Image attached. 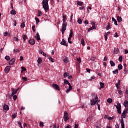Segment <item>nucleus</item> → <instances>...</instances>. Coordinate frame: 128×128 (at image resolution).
Listing matches in <instances>:
<instances>
[{
	"instance_id": "obj_1",
	"label": "nucleus",
	"mask_w": 128,
	"mask_h": 128,
	"mask_svg": "<svg viewBox=\"0 0 128 128\" xmlns=\"http://www.w3.org/2000/svg\"><path fill=\"white\" fill-rule=\"evenodd\" d=\"M48 0H43L42 2V4L43 6V8H44L45 12L48 10Z\"/></svg>"
},
{
	"instance_id": "obj_2",
	"label": "nucleus",
	"mask_w": 128,
	"mask_h": 128,
	"mask_svg": "<svg viewBox=\"0 0 128 128\" xmlns=\"http://www.w3.org/2000/svg\"><path fill=\"white\" fill-rule=\"evenodd\" d=\"M66 84H68V88L66 90V92L67 94H68V92L72 90V85L70 84V82H68V81L66 79L64 80V84H63V86H66Z\"/></svg>"
},
{
	"instance_id": "obj_3",
	"label": "nucleus",
	"mask_w": 128,
	"mask_h": 128,
	"mask_svg": "<svg viewBox=\"0 0 128 128\" xmlns=\"http://www.w3.org/2000/svg\"><path fill=\"white\" fill-rule=\"evenodd\" d=\"M114 106H116L118 114H122V106L120 104L118 103L117 105H114Z\"/></svg>"
},
{
	"instance_id": "obj_4",
	"label": "nucleus",
	"mask_w": 128,
	"mask_h": 128,
	"mask_svg": "<svg viewBox=\"0 0 128 128\" xmlns=\"http://www.w3.org/2000/svg\"><path fill=\"white\" fill-rule=\"evenodd\" d=\"M98 100V96H96L94 99L90 100L91 106H96Z\"/></svg>"
},
{
	"instance_id": "obj_5",
	"label": "nucleus",
	"mask_w": 128,
	"mask_h": 128,
	"mask_svg": "<svg viewBox=\"0 0 128 128\" xmlns=\"http://www.w3.org/2000/svg\"><path fill=\"white\" fill-rule=\"evenodd\" d=\"M66 30V22H64L62 24V32L64 34V32Z\"/></svg>"
},
{
	"instance_id": "obj_6",
	"label": "nucleus",
	"mask_w": 128,
	"mask_h": 128,
	"mask_svg": "<svg viewBox=\"0 0 128 128\" xmlns=\"http://www.w3.org/2000/svg\"><path fill=\"white\" fill-rule=\"evenodd\" d=\"M64 122H68V120H70V118H68V114L66 112H64Z\"/></svg>"
},
{
	"instance_id": "obj_7",
	"label": "nucleus",
	"mask_w": 128,
	"mask_h": 128,
	"mask_svg": "<svg viewBox=\"0 0 128 128\" xmlns=\"http://www.w3.org/2000/svg\"><path fill=\"white\" fill-rule=\"evenodd\" d=\"M128 108H126L125 110H124L122 114V118H126V114H128Z\"/></svg>"
},
{
	"instance_id": "obj_8",
	"label": "nucleus",
	"mask_w": 128,
	"mask_h": 128,
	"mask_svg": "<svg viewBox=\"0 0 128 128\" xmlns=\"http://www.w3.org/2000/svg\"><path fill=\"white\" fill-rule=\"evenodd\" d=\"M12 94H11V96H14V94H16L18 92V89L14 90V88H12Z\"/></svg>"
},
{
	"instance_id": "obj_9",
	"label": "nucleus",
	"mask_w": 128,
	"mask_h": 128,
	"mask_svg": "<svg viewBox=\"0 0 128 128\" xmlns=\"http://www.w3.org/2000/svg\"><path fill=\"white\" fill-rule=\"evenodd\" d=\"M60 44H62V46H68V43H66V42L64 39L62 40V42H60Z\"/></svg>"
},
{
	"instance_id": "obj_10",
	"label": "nucleus",
	"mask_w": 128,
	"mask_h": 128,
	"mask_svg": "<svg viewBox=\"0 0 128 128\" xmlns=\"http://www.w3.org/2000/svg\"><path fill=\"white\" fill-rule=\"evenodd\" d=\"M52 87L54 88H55V90H60V86H58V85L54 84H52Z\"/></svg>"
},
{
	"instance_id": "obj_11",
	"label": "nucleus",
	"mask_w": 128,
	"mask_h": 128,
	"mask_svg": "<svg viewBox=\"0 0 128 128\" xmlns=\"http://www.w3.org/2000/svg\"><path fill=\"white\" fill-rule=\"evenodd\" d=\"M28 42L30 44H32V46H34V44H36V40H34V39H30L28 40Z\"/></svg>"
},
{
	"instance_id": "obj_12",
	"label": "nucleus",
	"mask_w": 128,
	"mask_h": 128,
	"mask_svg": "<svg viewBox=\"0 0 128 128\" xmlns=\"http://www.w3.org/2000/svg\"><path fill=\"white\" fill-rule=\"evenodd\" d=\"M15 60H16L14 59V58L11 59V60L9 62L10 66H12V64H14Z\"/></svg>"
},
{
	"instance_id": "obj_13",
	"label": "nucleus",
	"mask_w": 128,
	"mask_h": 128,
	"mask_svg": "<svg viewBox=\"0 0 128 128\" xmlns=\"http://www.w3.org/2000/svg\"><path fill=\"white\" fill-rule=\"evenodd\" d=\"M10 66H6V68L4 69V72H9L10 70Z\"/></svg>"
},
{
	"instance_id": "obj_14",
	"label": "nucleus",
	"mask_w": 128,
	"mask_h": 128,
	"mask_svg": "<svg viewBox=\"0 0 128 128\" xmlns=\"http://www.w3.org/2000/svg\"><path fill=\"white\" fill-rule=\"evenodd\" d=\"M66 15H65L64 14H62V22H66Z\"/></svg>"
},
{
	"instance_id": "obj_15",
	"label": "nucleus",
	"mask_w": 128,
	"mask_h": 128,
	"mask_svg": "<svg viewBox=\"0 0 128 128\" xmlns=\"http://www.w3.org/2000/svg\"><path fill=\"white\" fill-rule=\"evenodd\" d=\"M117 90L120 88V80H118V82L116 84Z\"/></svg>"
},
{
	"instance_id": "obj_16",
	"label": "nucleus",
	"mask_w": 128,
	"mask_h": 128,
	"mask_svg": "<svg viewBox=\"0 0 128 128\" xmlns=\"http://www.w3.org/2000/svg\"><path fill=\"white\" fill-rule=\"evenodd\" d=\"M36 36H34V38H36L38 41L40 40V34L38 33H36Z\"/></svg>"
},
{
	"instance_id": "obj_17",
	"label": "nucleus",
	"mask_w": 128,
	"mask_h": 128,
	"mask_svg": "<svg viewBox=\"0 0 128 128\" xmlns=\"http://www.w3.org/2000/svg\"><path fill=\"white\" fill-rule=\"evenodd\" d=\"M4 110H10V108L8 107V106L6 104H4Z\"/></svg>"
},
{
	"instance_id": "obj_18",
	"label": "nucleus",
	"mask_w": 128,
	"mask_h": 128,
	"mask_svg": "<svg viewBox=\"0 0 128 128\" xmlns=\"http://www.w3.org/2000/svg\"><path fill=\"white\" fill-rule=\"evenodd\" d=\"M120 124H121V128H124V120L122 119L120 120Z\"/></svg>"
},
{
	"instance_id": "obj_19",
	"label": "nucleus",
	"mask_w": 128,
	"mask_h": 128,
	"mask_svg": "<svg viewBox=\"0 0 128 128\" xmlns=\"http://www.w3.org/2000/svg\"><path fill=\"white\" fill-rule=\"evenodd\" d=\"M112 22H114V24H115V26H118V22L116 21V20L114 19V18H112Z\"/></svg>"
},
{
	"instance_id": "obj_20",
	"label": "nucleus",
	"mask_w": 128,
	"mask_h": 128,
	"mask_svg": "<svg viewBox=\"0 0 128 128\" xmlns=\"http://www.w3.org/2000/svg\"><path fill=\"white\" fill-rule=\"evenodd\" d=\"M124 106L125 108L128 107V100H125L124 103Z\"/></svg>"
},
{
	"instance_id": "obj_21",
	"label": "nucleus",
	"mask_w": 128,
	"mask_h": 128,
	"mask_svg": "<svg viewBox=\"0 0 128 128\" xmlns=\"http://www.w3.org/2000/svg\"><path fill=\"white\" fill-rule=\"evenodd\" d=\"M77 4L82 6L84 4V2H82L80 1H77Z\"/></svg>"
},
{
	"instance_id": "obj_22",
	"label": "nucleus",
	"mask_w": 128,
	"mask_h": 128,
	"mask_svg": "<svg viewBox=\"0 0 128 128\" xmlns=\"http://www.w3.org/2000/svg\"><path fill=\"white\" fill-rule=\"evenodd\" d=\"M117 20H118V22H120L122 21V17H120V16H117Z\"/></svg>"
},
{
	"instance_id": "obj_23",
	"label": "nucleus",
	"mask_w": 128,
	"mask_h": 128,
	"mask_svg": "<svg viewBox=\"0 0 128 128\" xmlns=\"http://www.w3.org/2000/svg\"><path fill=\"white\" fill-rule=\"evenodd\" d=\"M110 64L111 66H116V64L112 60H110Z\"/></svg>"
},
{
	"instance_id": "obj_24",
	"label": "nucleus",
	"mask_w": 128,
	"mask_h": 128,
	"mask_svg": "<svg viewBox=\"0 0 128 128\" xmlns=\"http://www.w3.org/2000/svg\"><path fill=\"white\" fill-rule=\"evenodd\" d=\"M106 30H110V22H108V25L106 27Z\"/></svg>"
},
{
	"instance_id": "obj_25",
	"label": "nucleus",
	"mask_w": 128,
	"mask_h": 128,
	"mask_svg": "<svg viewBox=\"0 0 128 128\" xmlns=\"http://www.w3.org/2000/svg\"><path fill=\"white\" fill-rule=\"evenodd\" d=\"M10 14H16V10H12L10 11Z\"/></svg>"
},
{
	"instance_id": "obj_26",
	"label": "nucleus",
	"mask_w": 128,
	"mask_h": 128,
	"mask_svg": "<svg viewBox=\"0 0 128 128\" xmlns=\"http://www.w3.org/2000/svg\"><path fill=\"white\" fill-rule=\"evenodd\" d=\"M42 62V58H39L38 60V62L39 64H40Z\"/></svg>"
},
{
	"instance_id": "obj_27",
	"label": "nucleus",
	"mask_w": 128,
	"mask_h": 128,
	"mask_svg": "<svg viewBox=\"0 0 128 128\" xmlns=\"http://www.w3.org/2000/svg\"><path fill=\"white\" fill-rule=\"evenodd\" d=\"M100 88H104V84L102 83V82H100Z\"/></svg>"
},
{
	"instance_id": "obj_28",
	"label": "nucleus",
	"mask_w": 128,
	"mask_h": 128,
	"mask_svg": "<svg viewBox=\"0 0 128 128\" xmlns=\"http://www.w3.org/2000/svg\"><path fill=\"white\" fill-rule=\"evenodd\" d=\"M118 70H122V64H120L118 66Z\"/></svg>"
},
{
	"instance_id": "obj_29",
	"label": "nucleus",
	"mask_w": 128,
	"mask_h": 128,
	"mask_svg": "<svg viewBox=\"0 0 128 128\" xmlns=\"http://www.w3.org/2000/svg\"><path fill=\"white\" fill-rule=\"evenodd\" d=\"M72 34H74V32H72V30H70L69 38H72Z\"/></svg>"
},
{
	"instance_id": "obj_30",
	"label": "nucleus",
	"mask_w": 128,
	"mask_h": 128,
	"mask_svg": "<svg viewBox=\"0 0 128 128\" xmlns=\"http://www.w3.org/2000/svg\"><path fill=\"white\" fill-rule=\"evenodd\" d=\"M78 24H82V19L78 18Z\"/></svg>"
},
{
	"instance_id": "obj_31",
	"label": "nucleus",
	"mask_w": 128,
	"mask_h": 128,
	"mask_svg": "<svg viewBox=\"0 0 128 128\" xmlns=\"http://www.w3.org/2000/svg\"><path fill=\"white\" fill-rule=\"evenodd\" d=\"M107 102L108 103V104H112V98H108L107 100Z\"/></svg>"
},
{
	"instance_id": "obj_32",
	"label": "nucleus",
	"mask_w": 128,
	"mask_h": 128,
	"mask_svg": "<svg viewBox=\"0 0 128 128\" xmlns=\"http://www.w3.org/2000/svg\"><path fill=\"white\" fill-rule=\"evenodd\" d=\"M22 38H23V40L24 42V40H28V36H26V35H23L22 36Z\"/></svg>"
},
{
	"instance_id": "obj_33",
	"label": "nucleus",
	"mask_w": 128,
	"mask_h": 128,
	"mask_svg": "<svg viewBox=\"0 0 128 128\" xmlns=\"http://www.w3.org/2000/svg\"><path fill=\"white\" fill-rule=\"evenodd\" d=\"M35 20L36 21V24H38L40 22V19L36 17L35 18Z\"/></svg>"
},
{
	"instance_id": "obj_34",
	"label": "nucleus",
	"mask_w": 128,
	"mask_h": 128,
	"mask_svg": "<svg viewBox=\"0 0 128 128\" xmlns=\"http://www.w3.org/2000/svg\"><path fill=\"white\" fill-rule=\"evenodd\" d=\"M49 60H50V62H54V59L52 57L49 58Z\"/></svg>"
},
{
	"instance_id": "obj_35",
	"label": "nucleus",
	"mask_w": 128,
	"mask_h": 128,
	"mask_svg": "<svg viewBox=\"0 0 128 128\" xmlns=\"http://www.w3.org/2000/svg\"><path fill=\"white\" fill-rule=\"evenodd\" d=\"M112 72L114 74H118V70L116 69V70L112 71Z\"/></svg>"
},
{
	"instance_id": "obj_36",
	"label": "nucleus",
	"mask_w": 128,
	"mask_h": 128,
	"mask_svg": "<svg viewBox=\"0 0 128 128\" xmlns=\"http://www.w3.org/2000/svg\"><path fill=\"white\" fill-rule=\"evenodd\" d=\"M70 40H72V37H69L68 38V42H69V44H72V42Z\"/></svg>"
},
{
	"instance_id": "obj_37",
	"label": "nucleus",
	"mask_w": 128,
	"mask_h": 128,
	"mask_svg": "<svg viewBox=\"0 0 128 128\" xmlns=\"http://www.w3.org/2000/svg\"><path fill=\"white\" fill-rule=\"evenodd\" d=\"M70 74H68V73L66 72L65 73H64V78H66V76H68Z\"/></svg>"
},
{
	"instance_id": "obj_38",
	"label": "nucleus",
	"mask_w": 128,
	"mask_h": 128,
	"mask_svg": "<svg viewBox=\"0 0 128 128\" xmlns=\"http://www.w3.org/2000/svg\"><path fill=\"white\" fill-rule=\"evenodd\" d=\"M118 60L120 62H122V56H119Z\"/></svg>"
},
{
	"instance_id": "obj_39",
	"label": "nucleus",
	"mask_w": 128,
	"mask_h": 128,
	"mask_svg": "<svg viewBox=\"0 0 128 128\" xmlns=\"http://www.w3.org/2000/svg\"><path fill=\"white\" fill-rule=\"evenodd\" d=\"M63 61L64 62V64H68V58H66L65 59H64Z\"/></svg>"
},
{
	"instance_id": "obj_40",
	"label": "nucleus",
	"mask_w": 128,
	"mask_h": 128,
	"mask_svg": "<svg viewBox=\"0 0 128 128\" xmlns=\"http://www.w3.org/2000/svg\"><path fill=\"white\" fill-rule=\"evenodd\" d=\"M26 26V24H24V23H22L20 24V28H24Z\"/></svg>"
},
{
	"instance_id": "obj_41",
	"label": "nucleus",
	"mask_w": 128,
	"mask_h": 128,
	"mask_svg": "<svg viewBox=\"0 0 128 128\" xmlns=\"http://www.w3.org/2000/svg\"><path fill=\"white\" fill-rule=\"evenodd\" d=\"M5 60H10V56H5Z\"/></svg>"
},
{
	"instance_id": "obj_42",
	"label": "nucleus",
	"mask_w": 128,
	"mask_h": 128,
	"mask_svg": "<svg viewBox=\"0 0 128 128\" xmlns=\"http://www.w3.org/2000/svg\"><path fill=\"white\" fill-rule=\"evenodd\" d=\"M81 44H82V46H84V38L82 39Z\"/></svg>"
},
{
	"instance_id": "obj_43",
	"label": "nucleus",
	"mask_w": 128,
	"mask_h": 128,
	"mask_svg": "<svg viewBox=\"0 0 128 128\" xmlns=\"http://www.w3.org/2000/svg\"><path fill=\"white\" fill-rule=\"evenodd\" d=\"M118 94H120V95L122 94H123L122 91L121 90H118Z\"/></svg>"
},
{
	"instance_id": "obj_44",
	"label": "nucleus",
	"mask_w": 128,
	"mask_h": 128,
	"mask_svg": "<svg viewBox=\"0 0 128 128\" xmlns=\"http://www.w3.org/2000/svg\"><path fill=\"white\" fill-rule=\"evenodd\" d=\"M17 98H18V96H16V95H14L13 96L14 100H16Z\"/></svg>"
},
{
	"instance_id": "obj_45",
	"label": "nucleus",
	"mask_w": 128,
	"mask_h": 128,
	"mask_svg": "<svg viewBox=\"0 0 128 128\" xmlns=\"http://www.w3.org/2000/svg\"><path fill=\"white\" fill-rule=\"evenodd\" d=\"M36 26L34 25L32 26V32H36Z\"/></svg>"
},
{
	"instance_id": "obj_46",
	"label": "nucleus",
	"mask_w": 128,
	"mask_h": 128,
	"mask_svg": "<svg viewBox=\"0 0 128 128\" xmlns=\"http://www.w3.org/2000/svg\"><path fill=\"white\" fill-rule=\"evenodd\" d=\"M92 10V8L90 6H88V7H87V10H88V14H90V10Z\"/></svg>"
},
{
	"instance_id": "obj_47",
	"label": "nucleus",
	"mask_w": 128,
	"mask_h": 128,
	"mask_svg": "<svg viewBox=\"0 0 128 128\" xmlns=\"http://www.w3.org/2000/svg\"><path fill=\"white\" fill-rule=\"evenodd\" d=\"M18 124H19L20 128H22V122H18Z\"/></svg>"
},
{
	"instance_id": "obj_48",
	"label": "nucleus",
	"mask_w": 128,
	"mask_h": 128,
	"mask_svg": "<svg viewBox=\"0 0 128 128\" xmlns=\"http://www.w3.org/2000/svg\"><path fill=\"white\" fill-rule=\"evenodd\" d=\"M22 72H26V68L24 66L22 67Z\"/></svg>"
},
{
	"instance_id": "obj_49",
	"label": "nucleus",
	"mask_w": 128,
	"mask_h": 128,
	"mask_svg": "<svg viewBox=\"0 0 128 128\" xmlns=\"http://www.w3.org/2000/svg\"><path fill=\"white\" fill-rule=\"evenodd\" d=\"M22 78L23 80H24V82H26V80H28V78H26V77H22Z\"/></svg>"
},
{
	"instance_id": "obj_50",
	"label": "nucleus",
	"mask_w": 128,
	"mask_h": 128,
	"mask_svg": "<svg viewBox=\"0 0 128 128\" xmlns=\"http://www.w3.org/2000/svg\"><path fill=\"white\" fill-rule=\"evenodd\" d=\"M16 118V114H14L12 115V118Z\"/></svg>"
},
{
	"instance_id": "obj_51",
	"label": "nucleus",
	"mask_w": 128,
	"mask_h": 128,
	"mask_svg": "<svg viewBox=\"0 0 128 128\" xmlns=\"http://www.w3.org/2000/svg\"><path fill=\"white\" fill-rule=\"evenodd\" d=\"M90 60H96V58H94V56H92L90 58Z\"/></svg>"
},
{
	"instance_id": "obj_52",
	"label": "nucleus",
	"mask_w": 128,
	"mask_h": 128,
	"mask_svg": "<svg viewBox=\"0 0 128 128\" xmlns=\"http://www.w3.org/2000/svg\"><path fill=\"white\" fill-rule=\"evenodd\" d=\"M84 22L85 24H88V20H86Z\"/></svg>"
},
{
	"instance_id": "obj_53",
	"label": "nucleus",
	"mask_w": 128,
	"mask_h": 128,
	"mask_svg": "<svg viewBox=\"0 0 128 128\" xmlns=\"http://www.w3.org/2000/svg\"><path fill=\"white\" fill-rule=\"evenodd\" d=\"M94 78H96V76H92L91 77V79H90L89 80H94Z\"/></svg>"
},
{
	"instance_id": "obj_54",
	"label": "nucleus",
	"mask_w": 128,
	"mask_h": 128,
	"mask_svg": "<svg viewBox=\"0 0 128 128\" xmlns=\"http://www.w3.org/2000/svg\"><path fill=\"white\" fill-rule=\"evenodd\" d=\"M124 74H126L128 72V70H126V68H124Z\"/></svg>"
},
{
	"instance_id": "obj_55",
	"label": "nucleus",
	"mask_w": 128,
	"mask_h": 128,
	"mask_svg": "<svg viewBox=\"0 0 128 128\" xmlns=\"http://www.w3.org/2000/svg\"><path fill=\"white\" fill-rule=\"evenodd\" d=\"M14 40L15 42H18V37H14Z\"/></svg>"
},
{
	"instance_id": "obj_56",
	"label": "nucleus",
	"mask_w": 128,
	"mask_h": 128,
	"mask_svg": "<svg viewBox=\"0 0 128 128\" xmlns=\"http://www.w3.org/2000/svg\"><path fill=\"white\" fill-rule=\"evenodd\" d=\"M14 26H16V20L14 21Z\"/></svg>"
},
{
	"instance_id": "obj_57",
	"label": "nucleus",
	"mask_w": 128,
	"mask_h": 128,
	"mask_svg": "<svg viewBox=\"0 0 128 128\" xmlns=\"http://www.w3.org/2000/svg\"><path fill=\"white\" fill-rule=\"evenodd\" d=\"M40 126H44V122H40Z\"/></svg>"
},
{
	"instance_id": "obj_58",
	"label": "nucleus",
	"mask_w": 128,
	"mask_h": 128,
	"mask_svg": "<svg viewBox=\"0 0 128 128\" xmlns=\"http://www.w3.org/2000/svg\"><path fill=\"white\" fill-rule=\"evenodd\" d=\"M42 55L44 56H46V57L48 58V55L46 53H44V52H43Z\"/></svg>"
},
{
	"instance_id": "obj_59",
	"label": "nucleus",
	"mask_w": 128,
	"mask_h": 128,
	"mask_svg": "<svg viewBox=\"0 0 128 128\" xmlns=\"http://www.w3.org/2000/svg\"><path fill=\"white\" fill-rule=\"evenodd\" d=\"M84 6H82L79 8V10H84Z\"/></svg>"
},
{
	"instance_id": "obj_60",
	"label": "nucleus",
	"mask_w": 128,
	"mask_h": 128,
	"mask_svg": "<svg viewBox=\"0 0 128 128\" xmlns=\"http://www.w3.org/2000/svg\"><path fill=\"white\" fill-rule=\"evenodd\" d=\"M108 120H114V117H109L108 118Z\"/></svg>"
},
{
	"instance_id": "obj_61",
	"label": "nucleus",
	"mask_w": 128,
	"mask_h": 128,
	"mask_svg": "<svg viewBox=\"0 0 128 128\" xmlns=\"http://www.w3.org/2000/svg\"><path fill=\"white\" fill-rule=\"evenodd\" d=\"M18 52V49H14V52Z\"/></svg>"
},
{
	"instance_id": "obj_62",
	"label": "nucleus",
	"mask_w": 128,
	"mask_h": 128,
	"mask_svg": "<svg viewBox=\"0 0 128 128\" xmlns=\"http://www.w3.org/2000/svg\"><path fill=\"white\" fill-rule=\"evenodd\" d=\"M114 38H118V32L115 33V36H114Z\"/></svg>"
},
{
	"instance_id": "obj_63",
	"label": "nucleus",
	"mask_w": 128,
	"mask_h": 128,
	"mask_svg": "<svg viewBox=\"0 0 128 128\" xmlns=\"http://www.w3.org/2000/svg\"><path fill=\"white\" fill-rule=\"evenodd\" d=\"M116 128H120V125L118 124L115 125Z\"/></svg>"
},
{
	"instance_id": "obj_64",
	"label": "nucleus",
	"mask_w": 128,
	"mask_h": 128,
	"mask_svg": "<svg viewBox=\"0 0 128 128\" xmlns=\"http://www.w3.org/2000/svg\"><path fill=\"white\" fill-rule=\"evenodd\" d=\"M65 128H72V126H70V125H68L66 127H65Z\"/></svg>"
}]
</instances>
